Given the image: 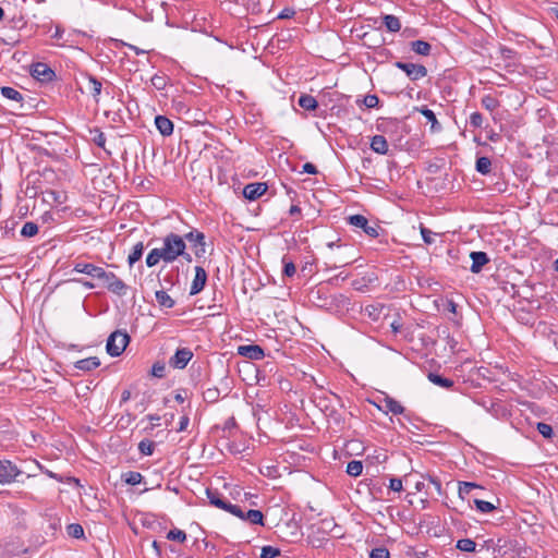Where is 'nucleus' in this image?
Wrapping results in <instances>:
<instances>
[{"label": "nucleus", "instance_id": "nucleus-1", "mask_svg": "<svg viewBox=\"0 0 558 558\" xmlns=\"http://www.w3.org/2000/svg\"><path fill=\"white\" fill-rule=\"evenodd\" d=\"M186 248L185 241L183 236L177 233H169L162 240V246L160 247L163 262L169 264L174 262L181 254L184 253Z\"/></svg>", "mask_w": 558, "mask_h": 558}, {"label": "nucleus", "instance_id": "nucleus-2", "mask_svg": "<svg viewBox=\"0 0 558 558\" xmlns=\"http://www.w3.org/2000/svg\"><path fill=\"white\" fill-rule=\"evenodd\" d=\"M130 342V336L126 331L116 330L113 331L106 344L107 353L111 356H119L125 350Z\"/></svg>", "mask_w": 558, "mask_h": 558}, {"label": "nucleus", "instance_id": "nucleus-3", "mask_svg": "<svg viewBox=\"0 0 558 558\" xmlns=\"http://www.w3.org/2000/svg\"><path fill=\"white\" fill-rule=\"evenodd\" d=\"M206 494H207L210 505H213L219 509H222L233 515L242 514V508L238 505H232V504L228 502L227 500H225L218 490L207 489Z\"/></svg>", "mask_w": 558, "mask_h": 558}, {"label": "nucleus", "instance_id": "nucleus-4", "mask_svg": "<svg viewBox=\"0 0 558 558\" xmlns=\"http://www.w3.org/2000/svg\"><path fill=\"white\" fill-rule=\"evenodd\" d=\"M395 66L403 71L411 81H418L427 75V69L423 64L397 61Z\"/></svg>", "mask_w": 558, "mask_h": 558}, {"label": "nucleus", "instance_id": "nucleus-5", "mask_svg": "<svg viewBox=\"0 0 558 558\" xmlns=\"http://www.w3.org/2000/svg\"><path fill=\"white\" fill-rule=\"evenodd\" d=\"M31 74L34 78L48 83L56 77L54 71L46 63L37 62L31 66Z\"/></svg>", "mask_w": 558, "mask_h": 558}, {"label": "nucleus", "instance_id": "nucleus-6", "mask_svg": "<svg viewBox=\"0 0 558 558\" xmlns=\"http://www.w3.org/2000/svg\"><path fill=\"white\" fill-rule=\"evenodd\" d=\"M184 240L189 241L194 250H195V256L196 257H203L206 253V243H205V234L198 230H192L187 232L184 238Z\"/></svg>", "mask_w": 558, "mask_h": 558}, {"label": "nucleus", "instance_id": "nucleus-7", "mask_svg": "<svg viewBox=\"0 0 558 558\" xmlns=\"http://www.w3.org/2000/svg\"><path fill=\"white\" fill-rule=\"evenodd\" d=\"M193 357V352L189 348L178 349L169 360V365L173 368L183 369Z\"/></svg>", "mask_w": 558, "mask_h": 558}, {"label": "nucleus", "instance_id": "nucleus-8", "mask_svg": "<svg viewBox=\"0 0 558 558\" xmlns=\"http://www.w3.org/2000/svg\"><path fill=\"white\" fill-rule=\"evenodd\" d=\"M377 408L386 414L392 413L398 415L404 412L402 404L387 395H385L384 398L379 401Z\"/></svg>", "mask_w": 558, "mask_h": 558}, {"label": "nucleus", "instance_id": "nucleus-9", "mask_svg": "<svg viewBox=\"0 0 558 558\" xmlns=\"http://www.w3.org/2000/svg\"><path fill=\"white\" fill-rule=\"evenodd\" d=\"M348 220L350 225L363 229V231L371 238L378 236L377 228L369 226L367 218L363 215H352L348 218Z\"/></svg>", "mask_w": 558, "mask_h": 558}, {"label": "nucleus", "instance_id": "nucleus-10", "mask_svg": "<svg viewBox=\"0 0 558 558\" xmlns=\"http://www.w3.org/2000/svg\"><path fill=\"white\" fill-rule=\"evenodd\" d=\"M20 474L17 468L10 461H0V483L5 484L14 481Z\"/></svg>", "mask_w": 558, "mask_h": 558}, {"label": "nucleus", "instance_id": "nucleus-11", "mask_svg": "<svg viewBox=\"0 0 558 558\" xmlns=\"http://www.w3.org/2000/svg\"><path fill=\"white\" fill-rule=\"evenodd\" d=\"M267 189V184L263 182L250 183L244 186L243 195L250 201H255L265 194Z\"/></svg>", "mask_w": 558, "mask_h": 558}, {"label": "nucleus", "instance_id": "nucleus-12", "mask_svg": "<svg viewBox=\"0 0 558 558\" xmlns=\"http://www.w3.org/2000/svg\"><path fill=\"white\" fill-rule=\"evenodd\" d=\"M206 281H207V274H206L205 269L201 266H196L195 267V276H194V279L191 284L190 294L195 295V294L199 293L204 289Z\"/></svg>", "mask_w": 558, "mask_h": 558}, {"label": "nucleus", "instance_id": "nucleus-13", "mask_svg": "<svg viewBox=\"0 0 558 558\" xmlns=\"http://www.w3.org/2000/svg\"><path fill=\"white\" fill-rule=\"evenodd\" d=\"M238 354L255 361L262 360L265 356L264 350L256 344L240 345Z\"/></svg>", "mask_w": 558, "mask_h": 558}, {"label": "nucleus", "instance_id": "nucleus-14", "mask_svg": "<svg viewBox=\"0 0 558 558\" xmlns=\"http://www.w3.org/2000/svg\"><path fill=\"white\" fill-rule=\"evenodd\" d=\"M102 267H99V266H96L94 264H89V263H82V262H77L74 264V267H73V271L75 272H80V274H85L87 276H90L93 278H99L102 271Z\"/></svg>", "mask_w": 558, "mask_h": 558}, {"label": "nucleus", "instance_id": "nucleus-15", "mask_svg": "<svg viewBox=\"0 0 558 558\" xmlns=\"http://www.w3.org/2000/svg\"><path fill=\"white\" fill-rule=\"evenodd\" d=\"M85 80H86V90L88 92V94L92 95L94 100L96 102H98L99 96L101 94V88H102L101 82L98 78H96L95 76L89 75V74L85 75Z\"/></svg>", "mask_w": 558, "mask_h": 558}, {"label": "nucleus", "instance_id": "nucleus-16", "mask_svg": "<svg viewBox=\"0 0 558 558\" xmlns=\"http://www.w3.org/2000/svg\"><path fill=\"white\" fill-rule=\"evenodd\" d=\"M470 257L472 259L471 271L474 274L480 272L483 266L489 262V258L485 252H472Z\"/></svg>", "mask_w": 558, "mask_h": 558}, {"label": "nucleus", "instance_id": "nucleus-17", "mask_svg": "<svg viewBox=\"0 0 558 558\" xmlns=\"http://www.w3.org/2000/svg\"><path fill=\"white\" fill-rule=\"evenodd\" d=\"M155 125L162 136H170L173 133V123L165 116H157Z\"/></svg>", "mask_w": 558, "mask_h": 558}, {"label": "nucleus", "instance_id": "nucleus-18", "mask_svg": "<svg viewBox=\"0 0 558 558\" xmlns=\"http://www.w3.org/2000/svg\"><path fill=\"white\" fill-rule=\"evenodd\" d=\"M236 517L242 519L243 521L250 522L251 524L264 525V514L259 510L250 509L247 511H244L242 509V514Z\"/></svg>", "mask_w": 558, "mask_h": 558}, {"label": "nucleus", "instance_id": "nucleus-19", "mask_svg": "<svg viewBox=\"0 0 558 558\" xmlns=\"http://www.w3.org/2000/svg\"><path fill=\"white\" fill-rule=\"evenodd\" d=\"M74 366L77 369L89 372L100 366V360L97 356H90L76 361Z\"/></svg>", "mask_w": 558, "mask_h": 558}, {"label": "nucleus", "instance_id": "nucleus-20", "mask_svg": "<svg viewBox=\"0 0 558 558\" xmlns=\"http://www.w3.org/2000/svg\"><path fill=\"white\" fill-rule=\"evenodd\" d=\"M371 149L377 154L386 155L388 153V143L385 136H373L371 140Z\"/></svg>", "mask_w": 558, "mask_h": 558}, {"label": "nucleus", "instance_id": "nucleus-21", "mask_svg": "<svg viewBox=\"0 0 558 558\" xmlns=\"http://www.w3.org/2000/svg\"><path fill=\"white\" fill-rule=\"evenodd\" d=\"M243 7L248 13L258 14L262 12L260 0H229Z\"/></svg>", "mask_w": 558, "mask_h": 558}, {"label": "nucleus", "instance_id": "nucleus-22", "mask_svg": "<svg viewBox=\"0 0 558 558\" xmlns=\"http://www.w3.org/2000/svg\"><path fill=\"white\" fill-rule=\"evenodd\" d=\"M411 50L420 56H429L432 46L425 40H414L410 43Z\"/></svg>", "mask_w": 558, "mask_h": 558}, {"label": "nucleus", "instance_id": "nucleus-23", "mask_svg": "<svg viewBox=\"0 0 558 558\" xmlns=\"http://www.w3.org/2000/svg\"><path fill=\"white\" fill-rule=\"evenodd\" d=\"M420 112L424 116L426 121L430 123V131L433 133L439 132L441 130V125L439 124L436 114L434 113L433 110L424 107L420 110Z\"/></svg>", "mask_w": 558, "mask_h": 558}, {"label": "nucleus", "instance_id": "nucleus-24", "mask_svg": "<svg viewBox=\"0 0 558 558\" xmlns=\"http://www.w3.org/2000/svg\"><path fill=\"white\" fill-rule=\"evenodd\" d=\"M386 28L391 33H397L401 28V22L396 15L387 14L383 17Z\"/></svg>", "mask_w": 558, "mask_h": 558}, {"label": "nucleus", "instance_id": "nucleus-25", "mask_svg": "<svg viewBox=\"0 0 558 558\" xmlns=\"http://www.w3.org/2000/svg\"><path fill=\"white\" fill-rule=\"evenodd\" d=\"M128 289V286L118 277L110 286H108V290L119 296L126 295Z\"/></svg>", "mask_w": 558, "mask_h": 558}, {"label": "nucleus", "instance_id": "nucleus-26", "mask_svg": "<svg viewBox=\"0 0 558 558\" xmlns=\"http://www.w3.org/2000/svg\"><path fill=\"white\" fill-rule=\"evenodd\" d=\"M156 301L157 303L166 308H171L174 306L173 299L163 290L156 291Z\"/></svg>", "mask_w": 558, "mask_h": 558}, {"label": "nucleus", "instance_id": "nucleus-27", "mask_svg": "<svg viewBox=\"0 0 558 558\" xmlns=\"http://www.w3.org/2000/svg\"><path fill=\"white\" fill-rule=\"evenodd\" d=\"M299 106L305 110H315L318 106L317 100L311 95H302L299 98Z\"/></svg>", "mask_w": 558, "mask_h": 558}, {"label": "nucleus", "instance_id": "nucleus-28", "mask_svg": "<svg viewBox=\"0 0 558 558\" xmlns=\"http://www.w3.org/2000/svg\"><path fill=\"white\" fill-rule=\"evenodd\" d=\"M475 169L481 174H488L492 170V161L488 157H478L476 159Z\"/></svg>", "mask_w": 558, "mask_h": 558}, {"label": "nucleus", "instance_id": "nucleus-29", "mask_svg": "<svg viewBox=\"0 0 558 558\" xmlns=\"http://www.w3.org/2000/svg\"><path fill=\"white\" fill-rule=\"evenodd\" d=\"M143 251H144L143 242H137L133 246L132 252L130 253V255L128 257V262H129L130 266H133L137 260L141 259V257L143 255Z\"/></svg>", "mask_w": 558, "mask_h": 558}, {"label": "nucleus", "instance_id": "nucleus-30", "mask_svg": "<svg viewBox=\"0 0 558 558\" xmlns=\"http://www.w3.org/2000/svg\"><path fill=\"white\" fill-rule=\"evenodd\" d=\"M160 260H162V262H163V255H162V252H161L160 247H159V248H153V250L148 253V255H147V257H146V265H147L148 267H154V266H156Z\"/></svg>", "mask_w": 558, "mask_h": 558}, {"label": "nucleus", "instance_id": "nucleus-31", "mask_svg": "<svg viewBox=\"0 0 558 558\" xmlns=\"http://www.w3.org/2000/svg\"><path fill=\"white\" fill-rule=\"evenodd\" d=\"M428 379L437 385V386H440L442 388H451L453 386V381L449 378H446V377H442L438 374H435V373H429L428 374Z\"/></svg>", "mask_w": 558, "mask_h": 558}, {"label": "nucleus", "instance_id": "nucleus-32", "mask_svg": "<svg viewBox=\"0 0 558 558\" xmlns=\"http://www.w3.org/2000/svg\"><path fill=\"white\" fill-rule=\"evenodd\" d=\"M1 95L10 100H14V101L23 100L22 94L13 87H9V86L1 87Z\"/></svg>", "mask_w": 558, "mask_h": 558}, {"label": "nucleus", "instance_id": "nucleus-33", "mask_svg": "<svg viewBox=\"0 0 558 558\" xmlns=\"http://www.w3.org/2000/svg\"><path fill=\"white\" fill-rule=\"evenodd\" d=\"M474 488H482L480 485L472 483V482H459V489L458 494L460 498L464 499L466 495H469L472 489Z\"/></svg>", "mask_w": 558, "mask_h": 558}, {"label": "nucleus", "instance_id": "nucleus-34", "mask_svg": "<svg viewBox=\"0 0 558 558\" xmlns=\"http://www.w3.org/2000/svg\"><path fill=\"white\" fill-rule=\"evenodd\" d=\"M363 471V464L361 461L352 460L347 465V473L350 476L356 477L362 474Z\"/></svg>", "mask_w": 558, "mask_h": 558}, {"label": "nucleus", "instance_id": "nucleus-35", "mask_svg": "<svg viewBox=\"0 0 558 558\" xmlns=\"http://www.w3.org/2000/svg\"><path fill=\"white\" fill-rule=\"evenodd\" d=\"M456 547L465 553H473L475 550L476 544L471 538H461L457 542Z\"/></svg>", "mask_w": 558, "mask_h": 558}, {"label": "nucleus", "instance_id": "nucleus-36", "mask_svg": "<svg viewBox=\"0 0 558 558\" xmlns=\"http://www.w3.org/2000/svg\"><path fill=\"white\" fill-rule=\"evenodd\" d=\"M156 444L149 439H143L138 444V450L144 456H151L154 453Z\"/></svg>", "mask_w": 558, "mask_h": 558}, {"label": "nucleus", "instance_id": "nucleus-37", "mask_svg": "<svg viewBox=\"0 0 558 558\" xmlns=\"http://www.w3.org/2000/svg\"><path fill=\"white\" fill-rule=\"evenodd\" d=\"M123 478L126 484L135 486L142 483L143 475L140 472L130 471L123 474Z\"/></svg>", "mask_w": 558, "mask_h": 558}, {"label": "nucleus", "instance_id": "nucleus-38", "mask_svg": "<svg viewBox=\"0 0 558 558\" xmlns=\"http://www.w3.org/2000/svg\"><path fill=\"white\" fill-rule=\"evenodd\" d=\"M220 397V391L218 388L216 387H211V388H207L204 392H203V399L207 402V403H215L216 401H218Z\"/></svg>", "mask_w": 558, "mask_h": 558}, {"label": "nucleus", "instance_id": "nucleus-39", "mask_svg": "<svg viewBox=\"0 0 558 558\" xmlns=\"http://www.w3.org/2000/svg\"><path fill=\"white\" fill-rule=\"evenodd\" d=\"M68 535L74 538L84 537V529L78 523H71L66 526Z\"/></svg>", "mask_w": 558, "mask_h": 558}, {"label": "nucleus", "instance_id": "nucleus-40", "mask_svg": "<svg viewBox=\"0 0 558 558\" xmlns=\"http://www.w3.org/2000/svg\"><path fill=\"white\" fill-rule=\"evenodd\" d=\"M474 505L476 509L482 513H490L496 509V506L489 501H485L482 499H474Z\"/></svg>", "mask_w": 558, "mask_h": 558}, {"label": "nucleus", "instance_id": "nucleus-41", "mask_svg": "<svg viewBox=\"0 0 558 558\" xmlns=\"http://www.w3.org/2000/svg\"><path fill=\"white\" fill-rule=\"evenodd\" d=\"M38 233V226L35 222L28 221L24 223L21 230V235L25 238L34 236Z\"/></svg>", "mask_w": 558, "mask_h": 558}, {"label": "nucleus", "instance_id": "nucleus-42", "mask_svg": "<svg viewBox=\"0 0 558 558\" xmlns=\"http://www.w3.org/2000/svg\"><path fill=\"white\" fill-rule=\"evenodd\" d=\"M167 538L169 541H173V542H178V543H183L186 539V533L184 531H182V530L173 529V530H170L168 532Z\"/></svg>", "mask_w": 558, "mask_h": 558}, {"label": "nucleus", "instance_id": "nucleus-43", "mask_svg": "<svg viewBox=\"0 0 558 558\" xmlns=\"http://www.w3.org/2000/svg\"><path fill=\"white\" fill-rule=\"evenodd\" d=\"M282 264H283V275L287 277H292L296 272L295 265L293 260L289 259L287 256L282 257Z\"/></svg>", "mask_w": 558, "mask_h": 558}, {"label": "nucleus", "instance_id": "nucleus-44", "mask_svg": "<svg viewBox=\"0 0 558 558\" xmlns=\"http://www.w3.org/2000/svg\"><path fill=\"white\" fill-rule=\"evenodd\" d=\"M482 106L489 111H494L499 106V102L495 97L486 95L482 98Z\"/></svg>", "mask_w": 558, "mask_h": 558}, {"label": "nucleus", "instance_id": "nucleus-45", "mask_svg": "<svg viewBox=\"0 0 558 558\" xmlns=\"http://www.w3.org/2000/svg\"><path fill=\"white\" fill-rule=\"evenodd\" d=\"M536 429L544 438L547 439H550L554 435L553 427L543 422L537 423Z\"/></svg>", "mask_w": 558, "mask_h": 558}, {"label": "nucleus", "instance_id": "nucleus-46", "mask_svg": "<svg viewBox=\"0 0 558 558\" xmlns=\"http://www.w3.org/2000/svg\"><path fill=\"white\" fill-rule=\"evenodd\" d=\"M280 555V550L272 546H264L262 548L260 558H275Z\"/></svg>", "mask_w": 558, "mask_h": 558}, {"label": "nucleus", "instance_id": "nucleus-47", "mask_svg": "<svg viewBox=\"0 0 558 558\" xmlns=\"http://www.w3.org/2000/svg\"><path fill=\"white\" fill-rule=\"evenodd\" d=\"M362 102L366 108L373 109L378 106L379 98L375 94H369L363 98Z\"/></svg>", "mask_w": 558, "mask_h": 558}, {"label": "nucleus", "instance_id": "nucleus-48", "mask_svg": "<svg viewBox=\"0 0 558 558\" xmlns=\"http://www.w3.org/2000/svg\"><path fill=\"white\" fill-rule=\"evenodd\" d=\"M371 558H390L389 550L386 547H377L372 549Z\"/></svg>", "mask_w": 558, "mask_h": 558}, {"label": "nucleus", "instance_id": "nucleus-49", "mask_svg": "<svg viewBox=\"0 0 558 558\" xmlns=\"http://www.w3.org/2000/svg\"><path fill=\"white\" fill-rule=\"evenodd\" d=\"M420 230H421V234H422L423 241L426 244H432L434 242L433 235L435 233L432 230H429L426 227H424L423 225H421Z\"/></svg>", "mask_w": 558, "mask_h": 558}, {"label": "nucleus", "instance_id": "nucleus-50", "mask_svg": "<svg viewBox=\"0 0 558 558\" xmlns=\"http://www.w3.org/2000/svg\"><path fill=\"white\" fill-rule=\"evenodd\" d=\"M101 274L102 275H100L98 279L102 280L104 283L106 284V288L108 289V286H110L111 282L116 280L117 276L114 272H108L105 269H102Z\"/></svg>", "mask_w": 558, "mask_h": 558}, {"label": "nucleus", "instance_id": "nucleus-51", "mask_svg": "<svg viewBox=\"0 0 558 558\" xmlns=\"http://www.w3.org/2000/svg\"><path fill=\"white\" fill-rule=\"evenodd\" d=\"M94 137H93V142L98 146V147H101L104 148L105 147V144H106V135L99 131L98 129L94 131Z\"/></svg>", "mask_w": 558, "mask_h": 558}, {"label": "nucleus", "instance_id": "nucleus-52", "mask_svg": "<svg viewBox=\"0 0 558 558\" xmlns=\"http://www.w3.org/2000/svg\"><path fill=\"white\" fill-rule=\"evenodd\" d=\"M470 124L473 128H481L483 124V116L480 112H473L470 116Z\"/></svg>", "mask_w": 558, "mask_h": 558}, {"label": "nucleus", "instance_id": "nucleus-53", "mask_svg": "<svg viewBox=\"0 0 558 558\" xmlns=\"http://www.w3.org/2000/svg\"><path fill=\"white\" fill-rule=\"evenodd\" d=\"M151 84L157 88V89H162L165 86H166V80L163 76H159V75H154L151 77Z\"/></svg>", "mask_w": 558, "mask_h": 558}, {"label": "nucleus", "instance_id": "nucleus-54", "mask_svg": "<svg viewBox=\"0 0 558 558\" xmlns=\"http://www.w3.org/2000/svg\"><path fill=\"white\" fill-rule=\"evenodd\" d=\"M389 488L393 492H401L403 488L402 481L397 477L391 478L389 483Z\"/></svg>", "mask_w": 558, "mask_h": 558}, {"label": "nucleus", "instance_id": "nucleus-55", "mask_svg": "<svg viewBox=\"0 0 558 558\" xmlns=\"http://www.w3.org/2000/svg\"><path fill=\"white\" fill-rule=\"evenodd\" d=\"M151 373L154 376L161 378L165 375V366L156 363L153 365Z\"/></svg>", "mask_w": 558, "mask_h": 558}, {"label": "nucleus", "instance_id": "nucleus-56", "mask_svg": "<svg viewBox=\"0 0 558 558\" xmlns=\"http://www.w3.org/2000/svg\"><path fill=\"white\" fill-rule=\"evenodd\" d=\"M295 14V11L291 8H286L283 9L279 14H278V19L280 20H286V19H291L293 17Z\"/></svg>", "mask_w": 558, "mask_h": 558}, {"label": "nucleus", "instance_id": "nucleus-57", "mask_svg": "<svg viewBox=\"0 0 558 558\" xmlns=\"http://www.w3.org/2000/svg\"><path fill=\"white\" fill-rule=\"evenodd\" d=\"M189 423H190L189 415L181 416L180 422H179L178 432L185 430L187 428V426H189Z\"/></svg>", "mask_w": 558, "mask_h": 558}, {"label": "nucleus", "instance_id": "nucleus-58", "mask_svg": "<svg viewBox=\"0 0 558 558\" xmlns=\"http://www.w3.org/2000/svg\"><path fill=\"white\" fill-rule=\"evenodd\" d=\"M303 172L308 173V174H316L317 168L315 165H313L311 162H306L303 165Z\"/></svg>", "mask_w": 558, "mask_h": 558}, {"label": "nucleus", "instance_id": "nucleus-59", "mask_svg": "<svg viewBox=\"0 0 558 558\" xmlns=\"http://www.w3.org/2000/svg\"><path fill=\"white\" fill-rule=\"evenodd\" d=\"M63 34H64V29L60 25H57L54 27V33L52 34V38L61 39L63 37Z\"/></svg>", "mask_w": 558, "mask_h": 558}, {"label": "nucleus", "instance_id": "nucleus-60", "mask_svg": "<svg viewBox=\"0 0 558 558\" xmlns=\"http://www.w3.org/2000/svg\"><path fill=\"white\" fill-rule=\"evenodd\" d=\"M429 482H430V484L435 487V489H436L438 493H440V490H441V483H440V481H438V480H437V478H435V477L429 476Z\"/></svg>", "mask_w": 558, "mask_h": 558}, {"label": "nucleus", "instance_id": "nucleus-61", "mask_svg": "<svg viewBox=\"0 0 558 558\" xmlns=\"http://www.w3.org/2000/svg\"><path fill=\"white\" fill-rule=\"evenodd\" d=\"M126 46H128L131 50H133L136 54H145V53L147 52L146 50L141 49V48H138V47H136V46H134V45H131V44H126Z\"/></svg>", "mask_w": 558, "mask_h": 558}, {"label": "nucleus", "instance_id": "nucleus-62", "mask_svg": "<svg viewBox=\"0 0 558 558\" xmlns=\"http://www.w3.org/2000/svg\"><path fill=\"white\" fill-rule=\"evenodd\" d=\"M75 281L82 283L87 289H94L95 288V284L93 282H90V281H84L82 279H77Z\"/></svg>", "mask_w": 558, "mask_h": 558}, {"label": "nucleus", "instance_id": "nucleus-63", "mask_svg": "<svg viewBox=\"0 0 558 558\" xmlns=\"http://www.w3.org/2000/svg\"><path fill=\"white\" fill-rule=\"evenodd\" d=\"M549 13L558 20V3L549 8Z\"/></svg>", "mask_w": 558, "mask_h": 558}, {"label": "nucleus", "instance_id": "nucleus-64", "mask_svg": "<svg viewBox=\"0 0 558 558\" xmlns=\"http://www.w3.org/2000/svg\"><path fill=\"white\" fill-rule=\"evenodd\" d=\"M131 398V392L129 390H124L121 395V401L126 402Z\"/></svg>", "mask_w": 558, "mask_h": 558}]
</instances>
